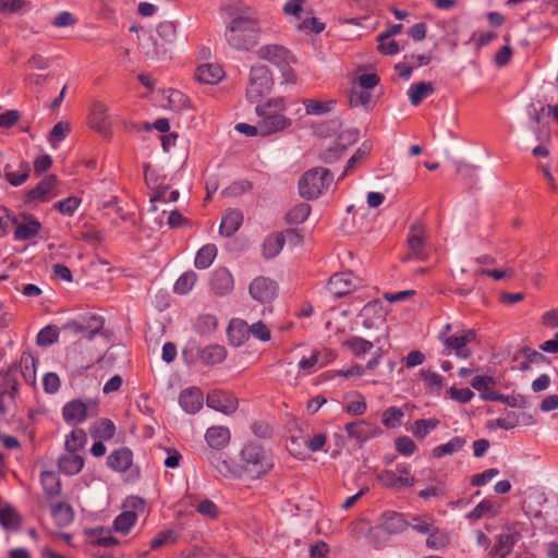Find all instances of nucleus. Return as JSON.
<instances>
[{
    "instance_id": "4c0bfd02",
    "label": "nucleus",
    "mask_w": 558,
    "mask_h": 558,
    "mask_svg": "<svg viewBox=\"0 0 558 558\" xmlns=\"http://www.w3.org/2000/svg\"><path fill=\"white\" fill-rule=\"evenodd\" d=\"M217 246L215 244H206L202 246L195 256L194 265L197 269H207L214 263L217 256Z\"/></svg>"
},
{
    "instance_id": "774afa93",
    "label": "nucleus",
    "mask_w": 558,
    "mask_h": 558,
    "mask_svg": "<svg viewBox=\"0 0 558 558\" xmlns=\"http://www.w3.org/2000/svg\"><path fill=\"white\" fill-rule=\"evenodd\" d=\"M157 35L165 43H172L177 37V25L170 21L161 22L157 26Z\"/></svg>"
},
{
    "instance_id": "052dcab7",
    "label": "nucleus",
    "mask_w": 558,
    "mask_h": 558,
    "mask_svg": "<svg viewBox=\"0 0 558 558\" xmlns=\"http://www.w3.org/2000/svg\"><path fill=\"white\" fill-rule=\"evenodd\" d=\"M70 131V124L66 122L60 121L54 124L48 137L51 147L56 149L58 145L68 136Z\"/></svg>"
},
{
    "instance_id": "79ce46f5",
    "label": "nucleus",
    "mask_w": 558,
    "mask_h": 558,
    "mask_svg": "<svg viewBox=\"0 0 558 558\" xmlns=\"http://www.w3.org/2000/svg\"><path fill=\"white\" fill-rule=\"evenodd\" d=\"M349 105L353 108L363 107L367 112L373 109L372 95L368 90L353 87L349 95Z\"/></svg>"
},
{
    "instance_id": "aec40b11",
    "label": "nucleus",
    "mask_w": 558,
    "mask_h": 558,
    "mask_svg": "<svg viewBox=\"0 0 558 558\" xmlns=\"http://www.w3.org/2000/svg\"><path fill=\"white\" fill-rule=\"evenodd\" d=\"M88 122L93 130L101 134H107L110 131V120L107 106L100 101L94 102Z\"/></svg>"
},
{
    "instance_id": "0e129e2a",
    "label": "nucleus",
    "mask_w": 558,
    "mask_h": 558,
    "mask_svg": "<svg viewBox=\"0 0 558 558\" xmlns=\"http://www.w3.org/2000/svg\"><path fill=\"white\" fill-rule=\"evenodd\" d=\"M218 320L215 315H201L196 322V329L199 333H209L217 329Z\"/></svg>"
},
{
    "instance_id": "cd10ccee",
    "label": "nucleus",
    "mask_w": 558,
    "mask_h": 558,
    "mask_svg": "<svg viewBox=\"0 0 558 558\" xmlns=\"http://www.w3.org/2000/svg\"><path fill=\"white\" fill-rule=\"evenodd\" d=\"M84 458L76 452L66 451L58 459V469L65 475H75L84 468Z\"/></svg>"
},
{
    "instance_id": "2f4dec72",
    "label": "nucleus",
    "mask_w": 558,
    "mask_h": 558,
    "mask_svg": "<svg viewBox=\"0 0 558 558\" xmlns=\"http://www.w3.org/2000/svg\"><path fill=\"white\" fill-rule=\"evenodd\" d=\"M40 484L48 499H53L61 494V480L53 471H43L40 473Z\"/></svg>"
},
{
    "instance_id": "680f3d73",
    "label": "nucleus",
    "mask_w": 558,
    "mask_h": 558,
    "mask_svg": "<svg viewBox=\"0 0 558 558\" xmlns=\"http://www.w3.org/2000/svg\"><path fill=\"white\" fill-rule=\"evenodd\" d=\"M421 379L423 380L425 387L432 391H438L444 386V378L438 373L430 369H421L420 372Z\"/></svg>"
},
{
    "instance_id": "58836bf2",
    "label": "nucleus",
    "mask_w": 558,
    "mask_h": 558,
    "mask_svg": "<svg viewBox=\"0 0 558 558\" xmlns=\"http://www.w3.org/2000/svg\"><path fill=\"white\" fill-rule=\"evenodd\" d=\"M343 347L354 356H362L373 350L374 342L359 336H352L343 342Z\"/></svg>"
},
{
    "instance_id": "5701e85b",
    "label": "nucleus",
    "mask_w": 558,
    "mask_h": 558,
    "mask_svg": "<svg viewBox=\"0 0 558 558\" xmlns=\"http://www.w3.org/2000/svg\"><path fill=\"white\" fill-rule=\"evenodd\" d=\"M133 463V453L131 449L122 447L113 450L107 457V465L114 472L124 473Z\"/></svg>"
},
{
    "instance_id": "f257e3e1",
    "label": "nucleus",
    "mask_w": 558,
    "mask_h": 558,
    "mask_svg": "<svg viewBox=\"0 0 558 558\" xmlns=\"http://www.w3.org/2000/svg\"><path fill=\"white\" fill-rule=\"evenodd\" d=\"M225 13L223 37L234 51L248 52L258 46L262 26L257 13L250 7L236 3L222 8Z\"/></svg>"
},
{
    "instance_id": "4468645a",
    "label": "nucleus",
    "mask_w": 558,
    "mask_h": 558,
    "mask_svg": "<svg viewBox=\"0 0 558 558\" xmlns=\"http://www.w3.org/2000/svg\"><path fill=\"white\" fill-rule=\"evenodd\" d=\"M207 405L218 412L230 415L234 413L239 407L238 398L225 390H214L207 395Z\"/></svg>"
},
{
    "instance_id": "c85d7f7f",
    "label": "nucleus",
    "mask_w": 558,
    "mask_h": 558,
    "mask_svg": "<svg viewBox=\"0 0 558 558\" xmlns=\"http://www.w3.org/2000/svg\"><path fill=\"white\" fill-rule=\"evenodd\" d=\"M198 359L205 366H214L227 359V349L220 344H209L198 350Z\"/></svg>"
},
{
    "instance_id": "37998d69",
    "label": "nucleus",
    "mask_w": 558,
    "mask_h": 558,
    "mask_svg": "<svg viewBox=\"0 0 558 558\" xmlns=\"http://www.w3.org/2000/svg\"><path fill=\"white\" fill-rule=\"evenodd\" d=\"M51 515L61 524H70L74 520V510L68 502L60 501L50 506Z\"/></svg>"
},
{
    "instance_id": "423d86ee",
    "label": "nucleus",
    "mask_w": 558,
    "mask_h": 558,
    "mask_svg": "<svg viewBox=\"0 0 558 558\" xmlns=\"http://www.w3.org/2000/svg\"><path fill=\"white\" fill-rule=\"evenodd\" d=\"M272 86L274 80L270 70L263 64L253 65L248 74L246 99L252 104L258 102L271 92Z\"/></svg>"
},
{
    "instance_id": "a19ab883",
    "label": "nucleus",
    "mask_w": 558,
    "mask_h": 558,
    "mask_svg": "<svg viewBox=\"0 0 558 558\" xmlns=\"http://www.w3.org/2000/svg\"><path fill=\"white\" fill-rule=\"evenodd\" d=\"M90 434L94 438L109 440L116 434V425L109 418H101L90 427Z\"/></svg>"
},
{
    "instance_id": "b1692460",
    "label": "nucleus",
    "mask_w": 558,
    "mask_h": 558,
    "mask_svg": "<svg viewBox=\"0 0 558 558\" xmlns=\"http://www.w3.org/2000/svg\"><path fill=\"white\" fill-rule=\"evenodd\" d=\"M16 393L17 383L7 378V387L0 389V421L5 420L12 413Z\"/></svg>"
},
{
    "instance_id": "a18cd8bd",
    "label": "nucleus",
    "mask_w": 558,
    "mask_h": 558,
    "mask_svg": "<svg viewBox=\"0 0 558 558\" xmlns=\"http://www.w3.org/2000/svg\"><path fill=\"white\" fill-rule=\"evenodd\" d=\"M302 102L305 107L306 114L312 116H324L330 112L336 106V100L322 101L316 99H304Z\"/></svg>"
},
{
    "instance_id": "3c124183",
    "label": "nucleus",
    "mask_w": 558,
    "mask_h": 558,
    "mask_svg": "<svg viewBox=\"0 0 558 558\" xmlns=\"http://www.w3.org/2000/svg\"><path fill=\"white\" fill-rule=\"evenodd\" d=\"M496 385L495 379L492 376H475L471 380V386L481 392V397L483 400L487 401V396L490 393L497 392L494 390Z\"/></svg>"
},
{
    "instance_id": "0eeeda50",
    "label": "nucleus",
    "mask_w": 558,
    "mask_h": 558,
    "mask_svg": "<svg viewBox=\"0 0 558 558\" xmlns=\"http://www.w3.org/2000/svg\"><path fill=\"white\" fill-rule=\"evenodd\" d=\"M376 480L383 487L395 490L412 487L415 484L411 466L407 463L398 464L395 470L380 471L377 473Z\"/></svg>"
},
{
    "instance_id": "473e14b6",
    "label": "nucleus",
    "mask_w": 558,
    "mask_h": 558,
    "mask_svg": "<svg viewBox=\"0 0 558 558\" xmlns=\"http://www.w3.org/2000/svg\"><path fill=\"white\" fill-rule=\"evenodd\" d=\"M85 534L94 546L112 547L119 543L111 532L102 526L86 530Z\"/></svg>"
},
{
    "instance_id": "ddd939ff",
    "label": "nucleus",
    "mask_w": 558,
    "mask_h": 558,
    "mask_svg": "<svg viewBox=\"0 0 558 558\" xmlns=\"http://www.w3.org/2000/svg\"><path fill=\"white\" fill-rule=\"evenodd\" d=\"M278 284L275 280L259 276L253 279L248 287V293L255 301L259 303H269L276 299Z\"/></svg>"
},
{
    "instance_id": "de8ad7c7",
    "label": "nucleus",
    "mask_w": 558,
    "mask_h": 558,
    "mask_svg": "<svg viewBox=\"0 0 558 558\" xmlns=\"http://www.w3.org/2000/svg\"><path fill=\"white\" fill-rule=\"evenodd\" d=\"M311 209L310 204L300 203L287 213L286 220L289 225L303 223L308 218Z\"/></svg>"
},
{
    "instance_id": "6e6552de",
    "label": "nucleus",
    "mask_w": 558,
    "mask_h": 558,
    "mask_svg": "<svg viewBox=\"0 0 558 558\" xmlns=\"http://www.w3.org/2000/svg\"><path fill=\"white\" fill-rule=\"evenodd\" d=\"M427 238L428 231L422 221H415L410 227L407 239L408 248L411 254L410 258L417 260H426L428 258Z\"/></svg>"
},
{
    "instance_id": "e2e57ef3",
    "label": "nucleus",
    "mask_w": 558,
    "mask_h": 558,
    "mask_svg": "<svg viewBox=\"0 0 558 558\" xmlns=\"http://www.w3.org/2000/svg\"><path fill=\"white\" fill-rule=\"evenodd\" d=\"M20 169L21 173L5 171V179L12 186L22 185L29 177V168L27 162L22 161L20 163Z\"/></svg>"
},
{
    "instance_id": "603ef678",
    "label": "nucleus",
    "mask_w": 558,
    "mask_h": 558,
    "mask_svg": "<svg viewBox=\"0 0 558 558\" xmlns=\"http://www.w3.org/2000/svg\"><path fill=\"white\" fill-rule=\"evenodd\" d=\"M495 514H497V509L494 501L490 499H483L471 512L466 514V519L480 520L486 515L493 517Z\"/></svg>"
},
{
    "instance_id": "2eb2a0df",
    "label": "nucleus",
    "mask_w": 558,
    "mask_h": 558,
    "mask_svg": "<svg viewBox=\"0 0 558 558\" xmlns=\"http://www.w3.org/2000/svg\"><path fill=\"white\" fill-rule=\"evenodd\" d=\"M356 277L351 271L337 272L328 281V291L336 298L351 293L356 287Z\"/></svg>"
},
{
    "instance_id": "a211bd4d",
    "label": "nucleus",
    "mask_w": 558,
    "mask_h": 558,
    "mask_svg": "<svg viewBox=\"0 0 558 558\" xmlns=\"http://www.w3.org/2000/svg\"><path fill=\"white\" fill-rule=\"evenodd\" d=\"M337 357V353L324 348L322 350H313L308 357H302L299 362V367L303 371L312 373L316 366L324 367L331 363Z\"/></svg>"
},
{
    "instance_id": "7c9ffc66",
    "label": "nucleus",
    "mask_w": 558,
    "mask_h": 558,
    "mask_svg": "<svg viewBox=\"0 0 558 558\" xmlns=\"http://www.w3.org/2000/svg\"><path fill=\"white\" fill-rule=\"evenodd\" d=\"M409 524L403 514L395 511H386L381 515L380 527L388 534H399L403 532Z\"/></svg>"
},
{
    "instance_id": "f03ea898",
    "label": "nucleus",
    "mask_w": 558,
    "mask_h": 558,
    "mask_svg": "<svg viewBox=\"0 0 558 558\" xmlns=\"http://www.w3.org/2000/svg\"><path fill=\"white\" fill-rule=\"evenodd\" d=\"M239 464L242 478L255 481L272 471L275 459L270 449L257 441L248 440L239 452Z\"/></svg>"
},
{
    "instance_id": "e433bc0d",
    "label": "nucleus",
    "mask_w": 558,
    "mask_h": 558,
    "mask_svg": "<svg viewBox=\"0 0 558 558\" xmlns=\"http://www.w3.org/2000/svg\"><path fill=\"white\" fill-rule=\"evenodd\" d=\"M466 444V439L464 437L454 436L448 442L436 446L432 454L434 458L439 459L445 456H451L458 451H460Z\"/></svg>"
},
{
    "instance_id": "ea45409f",
    "label": "nucleus",
    "mask_w": 558,
    "mask_h": 558,
    "mask_svg": "<svg viewBox=\"0 0 558 558\" xmlns=\"http://www.w3.org/2000/svg\"><path fill=\"white\" fill-rule=\"evenodd\" d=\"M284 246V238L276 233L265 239L262 252L263 256L267 259L276 257Z\"/></svg>"
},
{
    "instance_id": "c756f323",
    "label": "nucleus",
    "mask_w": 558,
    "mask_h": 558,
    "mask_svg": "<svg viewBox=\"0 0 558 558\" xmlns=\"http://www.w3.org/2000/svg\"><path fill=\"white\" fill-rule=\"evenodd\" d=\"M227 335L232 345L240 347L248 339V324L243 319L233 318L229 323Z\"/></svg>"
},
{
    "instance_id": "69168bd1",
    "label": "nucleus",
    "mask_w": 558,
    "mask_h": 558,
    "mask_svg": "<svg viewBox=\"0 0 558 558\" xmlns=\"http://www.w3.org/2000/svg\"><path fill=\"white\" fill-rule=\"evenodd\" d=\"M123 510L133 512L137 519L140 514L146 511V501L142 497L130 496L123 504Z\"/></svg>"
},
{
    "instance_id": "f3484780",
    "label": "nucleus",
    "mask_w": 558,
    "mask_h": 558,
    "mask_svg": "<svg viewBox=\"0 0 558 558\" xmlns=\"http://www.w3.org/2000/svg\"><path fill=\"white\" fill-rule=\"evenodd\" d=\"M208 460L223 477L242 478L240 464L234 463L229 457H227V454L222 452H211Z\"/></svg>"
},
{
    "instance_id": "09e8293b",
    "label": "nucleus",
    "mask_w": 558,
    "mask_h": 558,
    "mask_svg": "<svg viewBox=\"0 0 558 558\" xmlns=\"http://www.w3.org/2000/svg\"><path fill=\"white\" fill-rule=\"evenodd\" d=\"M87 441V435L84 429H73L65 438V449L70 452H77L84 448Z\"/></svg>"
},
{
    "instance_id": "13d9d810",
    "label": "nucleus",
    "mask_w": 558,
    "mask_h": 558,
    "mask_svg": "<svg viewBox=\"0 0 558 558\" xmlns=\"http://www.w3.org/2000/svg\"><path fill=\"white\" fill-rule=\"evenodd\" d=\"M80 325H82V332L88 329L94 331H101L105 327V318L97 314L86 313L77 317Z\"/></svg>"
},
{
    "instance_id": "6ab92c4d",
    "label": "nucleus",
    "mask_w": 558,
    "mask_h": 558,
    "mask_svg": "<svg viewBox=\"0 0 558 558\" xmlns=\"http://www.w3.org/2000/svg\"><path fill=\"white\" fill-rule=\"evenodd\" d=\"M179 403L186 413L195 414L203 408V391L198 387L183 389L179 396Z\"/></svg>"
},
{
    "instance_id": "c9c22d12",
    "label": "nucleus",
    "mask_w": 558,
    "mask_h": 558,
    "mask_svg": "<svg viewBox=\"0 0 558 558\" xmlns=\"http://www.w3.org/2000/svg\"><path fill=\"white\" fill-rule=\"evenodd\" d=\"M37 357L31 352H23L21 355L20 366L22 375L28 385H34L36 381V365Z\"/></svg>"
},
{
    "instance_id": "338daca9",
    "label": "nucleus",
    "mask_w": 558,
    "mask_h": 558,
    "mask_svg": "<svg viewBox=\"0 0 558 558\" xmlns=\"http://www.w3.org/2000/svg\"><path fill=\"white\" fill-rule=\"evenodd\" d=\"M175 541L177 534L173 530L161 531L150 541V549H159L160 547L174 543Z\"/></svg>"
},
{
    "instance_id": "4d7b16f0",
    "label": "nucleus",
    "mask_w": 558,
    "mask_h": 558,
    "mask_svg": "<svg viewBox=\"0 0 558 558\" xmlns=\"http://www.w3.org/2000/svg\"><path fill=\"white\" fill-rule=\"evenodd\" d=\"M82 203V199L76 196H69L64 199L58 201L52 205V209L57 210L64 216H73Z\"/></svg>"
},
{
    "instance_id": "393cba45",
    "label": "nucleus",
    "mask_w": 558,
    "mask_h": 558,
    "mask_svg": "<svg viewBox=\"0 0 558 558\" xmlns=\"http://www.w3.org/2000/svg\"><path fill=\"white\" fill-rule=\"evenodd\" d=\"M243 223V214L239 209H228L220 222L219 233L225 238L232 236Z\"/></svg>"
},
{
    "instance_id": "dca6fc26",
    "label": "nucleus",
    "mask_w": 558,
    "mask_h": 558,
    "mask_svg": "<svg viewBox=\"0 0 558 558\" xmlns=\"http://www.w3.org/2000/svg\"><path fill=\"white\" fill-rule=\"evenodd\" d=\"M211 291L218 296H226L234 289V278L227 267H218L210 277Z\"/></svg>"
},
{
    "instance_id": "9d476101",
    "label": "nucleus",
    "mask_w": 558,
    "mask_h": 558,
    "mask_svg": "<svg viewBox=\"0 0 558 558\" xmlns=\"http://www.w3.org/2000/svg\"><path fill=\"white\" fill-rule=\"evenodd\" d=\"M476 332L473 329H464L448 338H444L442 344L445 345L446 353L453 352L460 359H469L472 355L471 349L468 344L475 341Z\"/></svg>"
},
{
    "instance_id": "412c9836",
    "label": "nucleus",
    "mask_w": 558,
    "mask_h": 558,
    "mask_svg": "<svg viewBox=\"0 0 558 558\" xmlns=\"http://www.w3.org/2000/svg\"><path fill=\"white\" fill-rule=\"evenodd\" d=\"M344 428L350 438H354L360 442H364L381 434L379 427H372L366 421L348 423Z\"/></svg>"
},
{
    "instance_id": "39448f33",
    "label": "nucleus",
    "mask_w": 558,
    "mask_h": 558,
    "mask_svg": "<svg viewBox=\"0 0 558 558\" xmlns=\"http://www.w3.org/2000/svg\"><path fill=\"white\" fill-rule=\"evenodd\" d=\"M332 181L333 175L329 169L312 168L305 171L299 180L300 195L305 199H315L329 187Z\"/></svg>"
},
{
    "instance_id": "f8f14e48",
    "label": "nucleus",
    "mask_w": 558,
    "mask_h": 558,
    "mask_svg": "<svg viewBox=\"0 0 558 558\" xmlns=\"http://www.w3.org/2000/svg\"><path fill=\"white\" fill-rule=\"evenodd\" d=\"M90 409L97 410V403L93 401L86 403L81 399H74L63 405L62 417L68 425L77 426L87 420Z\"/></svg>"
},
{
    "instance_id": "5fc2aeb1",
    "label": "nucleus",
    "mask_w": 558,
    "mask_h": 558,
    "mask_svg": "<svg viewBox=\"0 0 558 558\" xmlns=\"http://www.w3.org/2000/svg\"><path fill=\"white\" fill-rule=\"evenodd\" d=\"M140 46L144 53L146 54V57L150 59H157L166 52V49H163V45H158L157 43H155L151 35H144L141 38Z\"/></svg>"
},
{
    "instance_id": "49530a36",
    "label": "nucleus",
    "mask_w": 558,
    "mask_h": 558,
    "mask_svg": "<svg viewBox=\"0 0 558 558\" xmlns=\"http://www.w3.org/2000/svg\"><path fill=\"white\" fill-rule=\"evenodd\" d=\"M196 281V272L193 270H187L178 278V280L174 283L173 291L177 294L185 295L193 289Z\"/></svg>"
},
{
    "instance_id": "20e7f679",
    "label": "nucleus",
    "mask_w": 558,
    "mask_h": 558,
    "mask_svg": "<svg viewBox=\"0 0 558 558\" xmlns=\"http://www.w3.org/2000/svg\"><path fill=\"white\" fill-rule=\"evenodd\" d=\"M259 59L276 65L282 75L283 82L296 83V74L291 68V63L295 62L293 53L282 45L270 44L264 45L257 50Z\"/></svg>"
},
{
    "instance_id": "864d4df0",
    "label": "nucleus",
    "mask_w": 558,
    "mask_h": 558,
    "mask_svg": "<svg viewBox=\"0 0 558 558\" xmlns=\"http://www.w3.org/2000/svg\"><path fill=\"white\" fill-rule=\"evenodd\" d=\"M404 412L397 407L387 408L381 414V423L385 427L393 429L401 425Z\"/></svg>"
},
{
    "instance_id": "9b49d317",
    "label": "nucleus",
    "mask_w": 558,
    "mask_h": 558,
    "mask_svg": "<svg viewBox=\"0 0 558 558\" xmlns=\"http://www.w3.org/2000/svg\"><path fill=\"white\" fill-rule=\"evenodd\" d=\"M521 533L515 526L509 525L501 530L496 536L495 545L489 549L488 555L493 558H506L520 541Z\"/></svg>"
},
{
    "instance_id": "c03bdc74",
    "label": "nucleus",
    "mask_w": 558,
    "mask_h": 558,
    "mask_svg": "<svg viewBox=\"0 0 558 558\" xmlns=\"http://www.w3.org/2000/svg\"><path fill=\"white\" fill-rule=\"evenodd\" d=\"M439 424L440 421L435 417L416 420L411 427V433L417 439H424L429 433L436 429Z\"/></svg>"
},
{
    "instance_id": "8fccbe9b",
    "label": "nucleus",
    "mask_w": 558,
    "mask_h": 558,
    "mask_svg": "<svg viewBox=\"0 0 558 558\" xmlns=\"http://www.w3.org/2000/svg\"><path fill=\"white\" fill-rule=\"evenodd\" d=\"M60 328L56 325H48L39 330L36 342L39 347H49L59 340Z\"/></svg>"
},
{
    "instance_id": "bf43d9fd",
    "label": "nucleus",
    "mask_w": 558,
    "mask_h": 558,
    "mask_svg": "<svg viewBox=\"0 0 558 558\" xmlns=\"http://www.w3.org/2000/svg\"><path fill=\"white\" fill-rule=\"evenodd\" d=\"M137 519L131 511H122L113 521V527L117 532L126 534L135 525Z\"/></svg>"
},
{
    "instance_id": "72a5a7b5",
    "label": "nucleus",
    "mask_w": 558,
    "mask_h": 558,
    "mask_svg": "<svg viewBox=\"0 0 558 558\" xmlns=\"http://www.w3.org/2000/svg\"><path fill=\"white\" fill-rule=\"evenodd\" d=\"M435 88L430 82L412 84L408 89L409 99L412 106L417 107L424 99L430 96Z\"/></svg>"
},
{
    "instance_id": "7ed1b4c3",
    "label": "nucleus",
    "mask_w": 558,
    "mask_h": 558,
    "mask_svg": "<svg viewBox=\"0 0 558 558\" xmlns=\"http://www.w3.org/2000/svg\"><path fill=\"white\" fill-rule=\"evenodd\" d=\"M286 110L287 105L283 97H274L256 106L255 112L259 119L260 136L281 132L292 124L291 119L282 114Z\"/></svg>"
},
{
    "instance_id": "a878e982",
    "label": "nucleus",
    "mask_w": 558,
    "mask_h": 558,
    "mask_svg": "<svg viewBox=\"0 0 558 558\" xmlns=\"http://www.w3.org/2000/svg\"><path fill=\"white\" fill-rule=\"evenodd\" d=\"M205 439L210 448L219 451L229 445L231 433L226 426H211L206 430Z\"/></svg>"
},
{
    "instance_id": "1a4fd4ad",
    "label": "nucleus",
    "mask_w": 558,
    "mask_h": 558,
    "mask_svg": "<svg viewBox=\"0 0 558 558\" xmlns=\"http://www.w3.org/2000/svg\"><path fill=\"white\" fill-rule=\"evenodd\" d=\"M59 180L56 174L45 175L35 187L31 189L24 196L26 204L47 203L58 195L57 186Z\"/></svg>"
},
{
    "instance_id": "bb28decb",
    "label": "nucleus",
    "mask_w": 558,
    "mask_h": 558,
    "mask_svg": "<svg viewBox=\"0 0 558 558\" xmlns=\"http://www.w3.org/2000/svg\"><path fill=\"white\" fill-rule=\"evenodd\" d=\"M225 76L223 69L218 63H204L197 66L195 77L204 84H218Z\"/></svg>"
},
{
    "instance_id": "6e6d98bb",
    "label": "nucleus",
    "mask_w": 558,
    "mask_h": 558,
    "mask_svg": "<svg viewBox=\"0 0 558 558\" xmlns=\"http://www.w3.org/2000/svg\"><path fill=\"white\" fill-rule=\"evenodd\" d=\"M0 524L7 530H15L21 524V518L11 506H5L0 509Z\"/></svg>"
},
{
    "instance_id": "4be33fe9",
    "label": "nucleus",
    "mask_w": 558,
    "mask_h": 558,
    "mask_svg": "<svg viewBox=\"0 0 558 558\" xmlns=\"http://www.w3.org/2000/svg\"><path fill=\"white\" fill-rule=\"evenodd\" d=\"M546 361L547 357L543 353L530 347L521 348L513 356V362H518L517 368L521 372L529 371L532 364L539 365Z\"/></svg>"
},
{
    "instance_id": "f704fd0d",
    "label": "nucleus",
    "mask_w": 558,
    "mask_h": 558,
    "mask_svg": "<svg viewBox=\"0 0 558 558\" xmlns=\"http://www.w3.org/2000/svg\"><path fill=\"white\" fill-rule=\"evenodd\" d=\"M29 220L25 223L16 226L14 231V239L17 241H27L35 238L41 230V223L33 216L28 217Z\"/></svg>"
}]
</instances>
